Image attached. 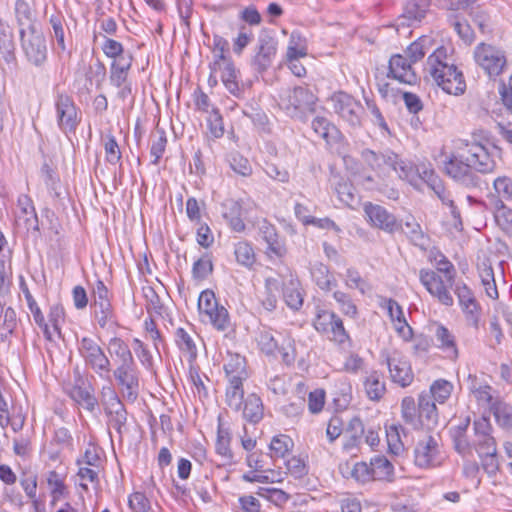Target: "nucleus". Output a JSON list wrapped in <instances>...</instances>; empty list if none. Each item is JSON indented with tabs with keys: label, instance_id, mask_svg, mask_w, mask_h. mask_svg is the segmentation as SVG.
<instances>
[{
	"label": "nucleus",
	"instance_id": "nucleus-32",
	"mask_svg": "<svg viewBox=\"0 0 512 512\" xmlns=\"http://www.w3.org/2000/svg\"><path fill=\"white\" fill-rule=\"evenodd\" d=\"M491 205L498 226L512 237V210L508 209L496 196L491 197Z\"/></svg>",
	"mask_w": 512,
	"mask_h": 512
},
{
	"label": "nucleus",
	"instance_id": "nucleus-54",
	"mask_svg": "<svg viewBox=\"0 0 512 512\" xmlns=\"http://www.w3.org/2000/svg\"><path fill=\"white\" fill-rule=\"evenodd\" d=\"M175 336L179 349L187 353L191 359H194L197 355V348L192 336L183 328H178Z\"/></svg>",
	"mask_w": 512,
	"mask_h": 512
},
{
	"label": "nucleus",
	"instance_id": "nucleus-61",
	"mask_svg": "<svg viewBox=\"0 0 512 512\" xmlns=\"http://www.w3.org/2000/svg\"><path fill=\"white\" fill-rule=\"evenodd\" d=\"M261 168L274 180L286 182L289 179V172L283 166L282 162H263Z\"/></svg>",
	"mask_w": 512,
	"mask_h": 512
},
{
	"label": "nucleus",
	"instance_id": "nucleus-57",
	"mask_svg": "<svg viewBox=\"0 0 512 512\" xmlns=\"http://www.w3.org/2000/svg\"><path fill=\"white\" fill-rule=\"evenodd\" d=\"M49 23L53 29L54 37L56 39L58 47L64 51L66 49L64 40V23L65 18L61 12H57L50 16Z\"/></svg>",
	"mask_w": 512,
	"mask_h": 512
},
{
	"label": "nucleus",
	"instance_id": "nucleus-21",
	"mask_svg": "<svg viewBox=\"0 0 512 512\" xmlns=\"http://www.w3.org/2000/svg\"><path fill=\"white\" fill-rule=\"evenodd\" d=\"M277 41L269 36H260L258 40L257 53L252 60V66L257 73H264L267 71L276 56Z\"/></svg>",
	"mask_w": 512,
	"mask_h": 512
},
{
	"label": "nucleus",
	"instance_id": "nucleus-29",
	"mask_svg": "<svg viewBox=\"0 0 512 512\" xmlns=\"http://www.w3.org/2000/svg\"><path fill=\"white\" fill-rule=\"evenodd\" d=\"M259 233L262 239L267 244V253L275 255L277 257H282L286 253V247L284 243L279 239L276 228L263 220L259 225Z\"/></svg>",
	"mask_w": 512,
	"mask_h": 512
},
{
	"label": "nucleus",
	"instance_id": "nucleus-56",
	"mask_svg": "<svg viewBox=\"0 0 512 512\" xmlns=\"http://www.w3.org/2000/svg\"><path fill=\"white\" fill-rule=\"evenodd\" d=\"M493 186L496 194L489 195L490 201L492 196L501 199L502 203L512 200V180L510 178L505 176L498 177L494 180Z\"/></svg>",
	"mask_w": 512,
	"mask_h": 512
},
{
	"label": "nucleus",
	"instance_id": "nucleus-11",
	"mask_svg": "<svg viewBox=\"0 0 512 512\" xmlns=\"http://www.w3.org/2000/svg\"><path fill=\"white\" fill-rule=\"evenodd\" d=\"M363 211L367 222L374 228L389 234L402 229V222L381 205L366 202Z\"/></svg>",
	"mask_w": 512,
	"mask_h": 512
},
{
	"label": "nucleus",
	"instance_id": "nucleus-38",
	"mask_svg": "<svg viewBox=\"0 0 512 512\" xmlns=\"http://www.w3.org/2000/svg\"><path fill=\"white\" fill-rule=\"evenodd\" d=\"M311 275L316 285L324 291H330L337 286V282L329 273L328 267L322 263H316L312 267Z\"/></svg>",
	"mask_w": 512,
	"mask_h": 512
},
{
	"label": "nucleus",
	"instance_id": "nucleus-42",
	"mask_svg": "<svg viewBox=\"0 0 512 512\" xmlns=\"http://www.w3.org/2000/svg\"><path fill=\"white\" fill-rule=\"evenodd\" d=\"M372 478L376 480H391L393 476V465L383 456H376L371 459Z\"/></svg>",
	"mask_w": 512,
	"mask_h": 512
},
{
	"label": "nucleus",
	"instance_id": "nucleus-40",
	"mask_svg": "<svg viewBox=\"0 0 512 512\" xmlns=\"http://www.w3.org/2000/svg\"><path fill=\"white\" fill-rule=\"evenodd\" d=\"M454 292L458 297L459 304L467 314L474 315L477 311V302L470 288L464 283H457Z\"/></svg>",
	"mask_w": 512,
	"mask_h": 512
},
{
	"label": "nucleus",
	"instance_id": "nucleus-46",
	"mask_svg": "<svg viewBox=\"0 0 512 512\" xmlns=\"http://www.w3.org/2000/svg\"><path fill=\"white\" fill-rule=\"evenodd\" d=\"M491 411L500 427L506 430L512 429V406L499 400L493 404Z\"/></svg>",
	"mask_w": 512,
	"mask_h": 512
},
{
	"label": "nucleus",
	"instance_id": "nucleus-47",
	"mask_svg": "<svg viewBox=\"0 0 512 512\" xmlns=\"http://www.w3.org/2000/svg\"><path fill=\"white\" fill-rule=\"evenodd\" d=\"M230 441L231 437L228 429L225 428L221 422H219L215 448L217 454L227 461H230L232 459Z\"/></svg>",
	"mask_w": 512,
	"mask_h": 512
},
{
	"label": "nucleus",
	"instance_id": "nucleus-33",
	"mask_svg": "<svg viewBox=\"0 0 512 512\" xmlns=\"http://www.w3.org/2000/svg\"><path fill=\"white\" fill-rule=\"evenodd\" d=\"M438 347L446 352L449 357L457 358L458 349L455 336L446 327L441 324L436 325L434 332Z\"/></svg>",
	"mask_w": 512,
	"mask_h": 512
},
{
	"label": "nucleus",
	"instance_id": "nucleus-14",
	"mask_svg": "<svg viewBox=\"0 0 512 512\" xmlns=\"http://www.w3.org/2000/svg\"><path fill=\"white\" fill-rule=\"evenodd\" d=\"M113 376L122 388L124 396L129 400H135L139 390V376L135 361L119 363L113 371Z\"/></svg>",
	"mask_w": 512,
	"mask_h": 512
},
{
	"label": "nucleus",
	"instance_id": "nucleus-28",
	"mask_svg": "<svg viewBox=\"0 0 512 512\" xmlns=\"http://www.w3.org/2000/svg\"><path fill=\"white\" fill-rule=\"evenodd\" d=\"M14 16L19 33L36 30V12L26 0H16L14 5Z\"/></svg>",
	"mask_w": 512,
	"mask_h": 512
},
{
	"label": "nucleus",
	"instance_id": "nucleus-51",
	"mask_svg": "<svg viewBox=\"0 0 512 512\" xmlns=\"http://www.w3.org/2000/svg\"><path fill=\"white\" fill-rule=\"evenodd\" d=\"M236 261L247 268H250L255 263V253L252 246L247 242H238L234 248Z\"/></svg>",
	"mask_w": 512,
	"mask_h": 512
},
{
	"label": "nucleus",
	"instance_id": "nucleus-30",
	"mask_svg": "<svg viewBox=\"0 0 512 512\" xmlns=\"http://www.w3.org/2000/svg\"><path fill=\"white\" fill-rule=\"evenodd\" d=\"M420 427L431 428L438 422L437 408L428 393L422 392L418 397Z\"/></svg>",
	"mask_w": 512,
	"mask_h": 512
},
{
	"label": "nucleus",
	"instance_id": "nucleus-5",
	"mask_svg": "<svg viewBox=\"0 0 512 512\" xmlns=\"http://www.w3.org/2000/svg\"><path fill=\"white\" fill-rule=\"evenodd\" d=\"M313 326L317 332L326 335L329 340L339 345L351 341L342 319L335 312L323 306H316Z\"/></svg>",
	"mask_w": 512,
	"mask_h": 512
},
{
	"label": "nucleus",
	"instance_id": "nucleus-44",
	"mask_svg": "<svg viewBox=\"0 0 512 512\" xmlns=\"http://www.w3.org/2000/svg\"><path fill=\"white\" fill-rule=\"evenodd\" d=\"M66 474L57 470H52L47 475V484L51 491L53 503L62 498L66 493V486L64 484Z\"/></svg>",
	"mask_w": 512,
	"mask_h": 512
},
{
	"label": "nucleus",
	"instance_id": "nucleus-22",
	"mask_svg": "<svg viewBox=\"0 0 512 512\" xmlns=\"http://www.w3.org/2000/svg\"><path fill=\"white\" fill-rule=\"evenodd\" d=\"M380 306L387 310L389 318L398 336L405 341L411 340L413 336L412 328L408 324L404 316L403 309L397 301L391 298H382Z\"/></svg>",
	"mask_w": 512,
	"mask_h": 512
},
{
	"label": "nucleus",
	"instance_id": "nucleus-60",
	"mask_svg": "<svg viewBox=\"0 0 512 512\" xmlns=\"http://www.w3.org/2000/svg\"><path fill=\"white\" fill-rule=\"evenodd\" d=\"M345 284L350 289H357L361 294H365L369 289L367 282L361 277L360 273L354 268H348L344 276Z\"/></svg>",
	"mask_w": 512,
	"mask_h": 512
},
{
	"label": "nucleus",
	"instance_id": "nucleus-9",
	"mask_svg": "<svg viewBox=\"0 0 512 512\" xmlns=\"http://www.w3.org/2000/svg\"><path fill=\"white\" fill-rule=\"evenodd\" d=\"M19 36L21 49L26 60L36 67H42L48 57L47 43L43 33L37 31V29L27 32L22 30Z\"/></svg>",
	"mask_w": 512,
	"mask_h": 512
},
{
	"label": "nucleus",
	"instance_id": "nucleus-2",
	"mask_svg": "<svg viewBox=\"0 0 512 512\" xmlns=\"http://www.w3.org/2000/svg\"><path fill=\"white\" fill-rule=\"evenodd\" d=\"M318 98L308 86L283 87L277 95L279 108L290 118L305 122L316 111Z\"/></svg>",
	"mask_w": 512,
	"mask_h": 512
},
{
	"label": "nucleus",
	"instance_id": "nucleus-41",
	"mask_svg": "<svg viewBox=\"0 0 512 512\" xmlns=\"http://www.w3.org/2000/svg\"><path fill=\"white\" fill-rule=\"evenodd\" d=\"M367 397L372 401H379L385 394V383L381 380L378 372L373 371L364 382Z\"/></svg>",
	"mask_w": 512,
	"mask_h": 512
},
{
	"label": "nucleus",
	"instance_id": "nucleus-8",
	"mask_svg": "<svg viewBox=\"0 0 512 512\" xmlns=\"http://www.w3.org/2000/svg\"><path fill=\"white\" fill-rule=\"evenodd\" d=\"M198 311L200 316L211 323L219 331H225L230 326L227 309L220 305L212 290H204L198 298Z\"/></svg>",
	"mask_w": 512,
	"mask_h": 512
},
{
	"label": "nucleus",
	"instance_id": "nucleus-58",
	"mask_svg": "<svg viewBox=\"0 0 512 512\" xmlns=\"http://www.w3.org/2000/svg\"><path fill=\"white\" fill-rule=\"evenodd\" d=\"M257 495L270 501L276 506H282L289 500V495L283 490L277 488L260 487L257 491Z\"/></svg>",
	"mask_w": 512,
	"mask_h": 512
},
{
	"label": "nucleus",
	"instance_id": "nucleus-4",
	"mask_svg": "<svg viewBox=\"0 0 512 512\" xmlns=\"http://www.w3.org/2000/svg\"><path fill=\"white\" fill-rule=\"evenodd\" d=\"M446 456L439 434H424L414 448V463L420 468H436L442 465Z\"/></svg>",
	"mask_w": 512,
	"mask_h": 512
},
{
	"label": "nucleus",
	"instance_id": "nucleus-31",
	"mask_svg": "<svg viewBox=\"0 0 512 512\" xmlns=\"http://www.w3.org/2000/svg\"><path fill=\"white\" fill-rule=\"evenodd\" d=\"M224 370L228 380L236 382L244 381L248 378L245 358L239 354H228Z\"/></svg>",
	"mask_w": 512,
	"mask_h": 512
},
{
	"label": "nucleus",
	"instance_id": "nucleus-25",
	"mask_svg": "<svg viewBox=\"0 0 512 512\" xmlns=\"http://www.w3.org/2000/svg\"><path fill=\"white\" fill-rule=\"evenodd\" d=\"M365 429L362 421L358 417L352 418L345 427L343 434V450L351 455H355L363 442Z\"/></svg>",
	"mask_w": 512,
	"mask_h": 512
},
{
	"label": "nucleus",
	"instance_id": "nucleus-48",
	"mask_svg": "<svg viewBox=\"0 0 512 512\" xmlns=\"http://www.w3.org/2000/svg\"><path fill=\"white\" fill-rule=\"evenodd\" d=\"M293 440L287 435H278L272 438L270 442V451L272 458H284L293 448Z\"/></svg>",
	"mask_w": 512,
	"mask_h": 512
},
{
	"label": "nucleus",
	"instance_id": "nucleus-52",
	"mask_svg": "<svg viewBox=\"0 0 512 512\" xmlns=\"http://www.w3.org/2000/svg\"><path fill=\"white\" fill-rule=\"evenodd\" d=\"M430 44V39L427 37H420L413 43H411L405 53L407 55V59L413 64L417 61L421 60L428 50V45Z\"/></svg>",
	"mask_w": 512,
	"mask_h": 512
},
{
	"label": "nucleus",
	"instance_id": "nucleus-10",
	"mask_svg": "<svg viewBox=\"0 0 512 512\" xmlns=\"http://www.w3.org/2000/svg\"><path fill=\"white\" fill-rule=\"evenodd\" d=\"M476 63L490 76H498L506 65L504 52L492 45L481 43L474 51Z\"/></svg>",
	"mask_w": 512,
	"mask_h": 512
},
{
	"label": "nucleus",
	"instance_id": "nucleus-1",
	"mask_svg": "<svg viewBox=\"0 0 512 512\" xmlns=\"http://www.w3.org/2000/svg\"><path fill=\"white\" fill-rule=\"evenodd\" d=\"M425 70L445 93L454 96L465 93L464 75L454 63L449 62L447 49L444 46L438 47L429 55Z\"/></svg>",
	"mask_w": 512,
	"mask_h": 512
},
{
	"label": "nucleus",
	"instance_id": "nucleus-23",
	"mask_svg": "<svg viewBox=\"0 0 512 512\" xmlns=\"http://www.w3.org/2000/svg\"><path fill=\"white\" fill-rule=\"evenodd\" d=\"M387 77L408 85L417 82V75L412 68V63L401 54L391 56Z\"/></svg>",
	"mask_w": 512,
	"mask_h": 512
},
{
	"label": "nucleus",
	"instance_id": "nucleus-64",
	"mask_svg": "<svg viewBox=\"0 0 512 512\" xmlns=\"http://www.w3.org/2000/svg\"><path fill=\"white\" fill-rule=\"evenodd\" d=\"M333 298L339 304L341 311L352 318H355L357 315V307L353 303L351 297L343 292V291H335L333 293Z\"/></svg>",
	"mask_w": 512,
	"mask_h": 512
},
{
	"label": "nucleus",
	"instance_id": "nucleus-62",
	"mask_svg": "<svg viewBox=\"0 0 512 512\" xmlns=\"http://www.w3.org/2000/svg\"><path fill=\"white\" fill-rule=\"evenodd\" d=\"M404 226L405 234L415 245L421 246L424 244V234L422 232L421 226L413 216H409L406 218Z\"/></svg>",
	"mask_w": 512,
	"mask_h": 512
},
{
	"label": "nucleus",
	"instance_id": "nucleus-43",
	"mask_svg": "<svg viewBox=\"0 0 512 512\" xmlns=\"http://www.w3.org/2000/svg\"><path fill=\"white\" fill-rule=\"evenodd\" d=\"M243 381H232L228 380V386L226 388V403L235 411H239L243 402Z\"/></svg>",
	"mask_w": 512,
	"mask_h": 512
},
{
	"label": "nucleus",
	"instance_id": "nucleus-34",
	"mask_svg": "<svg viewBox=\"0 0 512 512\" xmlns=\"http://www.w3.org/2000/svg\"><path fill=\"white\" fill-rule=\"evenodd\" d=\"M283 299L288 307L298 310L303 305V294L300 289V283L297 279L291 277L283 289Z\"/></svg>",
	"mask_w": 512,
	"mask_h": 512
},
{
	"label": "nucleus",
	"instance_id": "nucleus-37",
	"mask_svg": "<svg viewBox=\"0 0 512 512\" xmlns=\"http://www.w3.org/2000/svg\"><path fill=\"white\" fill-rule=\"evenodd\" d=\"M471 380L470 391L473 393L477 401L483 405L488 406L490 409L498 398L493 396V389L488 384L478 383L475 377L469 376Z\"/></svg>",
	"mask_w": 512,
	"mask_h": 512
},
{
	"label": "nucleus",
	"instance_id": "nucleus-12",
	"mask_svg": "<svg viewBox=\"0 0 512 512\" xmlns=\"http://www.w3.org/2000/svg\"><path fill=\"white\" fill-rule=\"evenodd\" d=\"M419 279L426 290L437 300L446 306L453 305V297L449 292L452 282L448 283L447 278L443 279L438 273L432 270L422 269L419 272Z\"/></svg>",
	"mask_w": 512,
	"mask_h": 512
},
{
	"label": "nucleus",
	"instance_id": "nucleus-59",
	"mask_svg": "<svg viewBox=\"0 0 512 512\" xmlns=\"http://www.w3.org/2000/svg\"><path fill=\"white\" fill-rule=\"evenodd\" d=\"M25 298L27 301L28 308L33 315L34 321L39 327H41L44 330L46 337L50 339L51 336L49 333L48 325L45 322L44 315L42 314L41 309L39 308L36 301L34 300V298L32 297L28 290L25 291Z\"/></svg>",
	"mask_w": 512,
	"mask_h": 512
},
{
	"label": "nucleus",
	"instance_id": "nucleus-26",
	"mask_svg": "<svg viewBox=\"0 0 512 512\" xmlns=\"http://www.w3.org/2000/svg\"><path fill=\"white\" fill-rule=\"evenodd\" d=\"M470 425V419H464L457 427L451 429V437L454 449L463 458L470 460L473 458V447L471 445V437L467 433Z\"/></svg>",
	"mask_w": 512,
	"mask_h": 512
},
{
	"label": "nucleus",
	"instance_id": "nucleus-63",
	"mask_svg": "<svg viewBox=\"0 0 512 512\" xmlns=\"http://www.w3.org/2000/svg\"><path fill=\"white\" fill-rule=\"evenodd\" d=\"M403 428L399 425H391L386 429V437L389 450L397 455L403 450V444L400 439V431Z\"/></svg>",
	"mask_w": 512,
	"mask_h": 512
},
{
	"label": "nucleus",
	"instance_id": "nucleus-53",
	"mask_svg": "<svg viewBox=\"0 0 512 512\" xmlns=\"http://www.w3.org/2000/svg\"><path fill=\"white\" fill-rule=\"evenodd\" d=\"M453 385L444 379L436 380L427 392L431 399L434 398L438 403H444L451 395Z\"/></svg>",
	"mask_w": 512,
	"mask_h": 512
},
{
	"label": "nucleus",
	"instance_id": "nucleus-18",
	"mask_svg": "<svg viewBox=\"0 0 512 512\" xmlns=\"http://www.w3.org/2000/svg\"><path fill=\"white\" fill-rule=\"evenodd\" d=\"M471 445L473 453L476 452L479 457L497 454V444L491 435V426L486 419L474 422V436L471 439Z\"/></svg>",
	"mask_w": 512,
	"mask_h": 512
},
{
	"label": "nucleus",
	"instance_id": "nucleus-50",
	"mask_svg": "<svg viewBox=\"0 0 512 512\" xmlns=\"http://www.w3.org/2000/svg\"><path fill=\"white\" fill-rule=\"evenodd\" d=\"M348 165L346 169L350 172L353 181L366 185L367 188H371L370 183L374 182V176L371 173L365 171L363 164L364 162H346Z\"/></svg>",
	"mask_w": 512,
	"mask_h": 512
},
{
	"label": "nucleus",
	"instance_id": "nucleus-3",
	"mask_svg": "<svg viewBox=\"0 0 512 512\" xmlns=\"http://www.w3.org/2000/svg\"><path fill=\"white\" fill-rule=\"evenodd\" d=\"M383 170L388 174L395 172L399 178L408 181L416 189H423L426 185L432 189L439 198L443 199L442 193L444 189L442 184L435 175L434 170L426 162H384Z\"/></svg>",
	"mask_w": 512,
	"mask_h": 512
},
{
	"label": "nucleus",
	"instance_id": "nucleus-16",
	"mask_svg": "<svg viewBox=\"0 0 512 512\" xmlns=\"http://www.w3.org/2000/svg\"><path fill=\"white\" fill-rule=\"evenodd\" d=\"M431 2L432 0H405L403 11L396 19V29L421 23L430 11Z\"/></svg>",
	"mask_w": 512,
	"mask_h": 512
},
{
	"label": "nucleus",
	"instance_id": "nucleus-20",
	"mask_svg": "<svg viewBox=\"0 0 512 512\" xmlns=\"http://www.w3.org/2000/svg\"><path fill=\"white\" fill-rule=\"evenodd\" d=\"M108 289L98 280L93 289L95 317L101 328H107L114 322L112 306L108 297Z\"/></svg>",
	"mask_w": 512,
	"mask_h": 512
},
{
	"label": "nucleus",
	"instance_id": "nucleus-45",
	"mask_svg": "<svg viewBox=\"0 0 512 512\" xmlns=\"http://www.w3.org/2000/svg\"><path fill=\"white\" fill-rule=\"evenodd\" d=\"M312 129L316 134L323 138L327 144L339 135L338 129L331 124L325 117H316L312 121Z\"/></svg>",
	"mask_w": 512,
	"mask_h": 512
},
{
	"label": "nucleus",
	"instance_id": "nucleus-24",
	"mask_svg": "<svg viewBox=\"0 0 512 512\" xmlns=\"http://www.w3.org/2000/svg\"><path fill=\"white\" fill-rule=\"evenodd\" d=\"M443 170L455 181L466 186L476 187L480 184V177L467 162H443Z\"/></svg>",
	"mask_w": 512,
	"mask_h": 512
},
{
	"label": "nucleus",
	"instance_id": "nucleus-6",
	"mask_svg": "<svg viewBox=\"0 0 512 512\" xmlns=\"http://www.w3.org/2000/svg\"><path fill=\"white\" fill-rule=\"evenodd\" d=\"M277 341L282 344V350L285 351L283 353V363L287 366L292 365L297 354L295 341L289 334L264 328L257 336L258 346L267 356L275 355Z\"/></svg>",
	"mask_w": 512,
	"mask_h": 512
},
{
	"label": "nucleus",
	"instance_id": "nucleus-49",
	"mask_svg": "<svg viewBox=\"0 0 512 512\" xmlns=\"http://www.w3.org/2000/svg\"><path fill=\"white\" fill-rule=\"evenodd\" d=\"M108 350L111 355H115L120 363H127L134 360L129 346L118 337H113L109 340Z\"/></svg>",
	"mask_w": 512,
	"mask_h": 512
},
{
	"label": "nucleus",
	"instance_id": "nucleus-27",
	"mask_svg": "<svg viewBox=\"0 0 512 512\" xmlns=\"http://www.w3.org/2000/svg\"><path fill=\"white\" fill-rule=\"evenodd\" d=\"M23 221L26 230H38V218L32 200L27 195H20L17 201L16 222Z\"/></svg>",
	"mask_w": 512,
	"mask_h": 512
},
{
	"label": "nucleus",
	"instance_id": "nucleus-13",
	"mask_svg": "<svg viewBox=\"0 0 512 512\" xmlns=\"http://www.w3.org/2000/svg\"><path fill=\"white\" fill-rule=\"evenodd\" d=\"M102 403L109 417V425L121 433L127 420V412L116 391L111 386H105L101 392Z\"/></svg>",
	"mask_w": 512,
	"mask_h": 512
},
{
	"label": "nucleus",
	"instance_id": "nucleus-39",
	"mask_svg": "<svg viewBox=\"0 0 512 512\" xmlns=\"http://www.w3.org/2000/svg\"><path fill=\"white\" fill-rule=\"evenodd\" d=\"M401 417L404 422L415 429L420 427L422 420L419 418V406L411 396H406L401 401Z\"/></svg>",
	"mask_w": 512,
	"mask_h": 512
},
{
	"label": "nucleus",
	"instance_id": "nucleus-55",
	"mask_svg": "<svg viewBox=\"0 0 512 512\" xmlns=\"http://www.w3.org/2000/svg\"><path fill=\"white\" fill-rule=\"evenodd\" d=\"M305 56H307V47L302 43L301 36L293 32L287 47L286 60L300 59Z\"/></svg>",
	"mask_w": 512,
	"mask_h": 512
},
{
	"label": "nucleus",
	"instance_id": "nucleus-7",
	"mask_svg": "<svg viewBox=\"0 0 512 512\" xmlns=\"http://www.w3.org/2000/svg\"><path fill=\"white\" fill-rule=\"evenodd\" d=\"M78 351L87 367L101 378H109L111 361L101 346L90 337H83L78 342Z\"/></svg>",
	"mask_w": 512,
	"mask_h": 512
},
{
	"label": "nucleus",
	"instance_id": "nucleus-36",
	"mask_svg": "<svg viewBox=\"0 0 512 512\" xmlns=\"http://www.w3.org/2000/svg\"><path fill=\"white\" fill-rule=\"evenodd\" d=\"M243 417L252 423H258L263 417V404L256 394H249L244 402Z\"/></svg>",
	"mask_w": 512,
	"mask_h": 512
},
{
	"label": "nucleus",
	"instance_id": "nucleus-19",
	"mask_svg": "<svg viewBox=\"0 0 512 512\" xmlns=\"http://www.w3.org/2000/svg\"><path fill=\"white\" fill-rule=\"evenodd\" d=\"M55 107L59 128L65 133L74 132L78 125V119L77 108L72 97L58 93Z\"/></svg>",
	"mask_w": 512,
	"mask_h": 512
},
{
	"label": "nucleus",
	"instance_id": "nucleus-35",
	"mask_svg": "<svg viewBox=\"0 0 512 512\" xmlns=\"http://www.w3.org/2000/svg\"><path fill=\"white\" fill-rule=\"evenodd\" d=\"M280 285L277 278L269 277L265 280V290L260 300L265 310L273 311L276 308Z\"/></svg>",
	"mask_w": 512,
	"mask_h": 512
},
{
	"label": "nucleus",
	"instance_id": "nucleus-17",
	"mask_svg": "<svg viewBox=\"0 0 512 512\" xmlns=\"http://www.w3.org/2000/svg\"><path fill=\"white\" fill-rule=\"evenodd\" d=\"M385 361L393 382L402 387L409 386L412 383L414 375L410 363L400 352L396 350L387 352Z\"/></svg>",
	"mask_w": 512,
	"mask_h": 512
},
{
	"label": "nucleus",
	"instance_id": "nucleus-15",
	"mask_svg": "<svg viewBox=\"0 0 512 512\" xmlns=\"http://www.w3.org/2000/svg\"><path fill=\"white\" fill-rule=\"evenodd\" d=\"M333 110L352 126L360 124L361 104L345 92L334 93L330 99Z\"/></svg>",
	"mask_w": 512,
	"mask_h": 512
}]
</instances>
